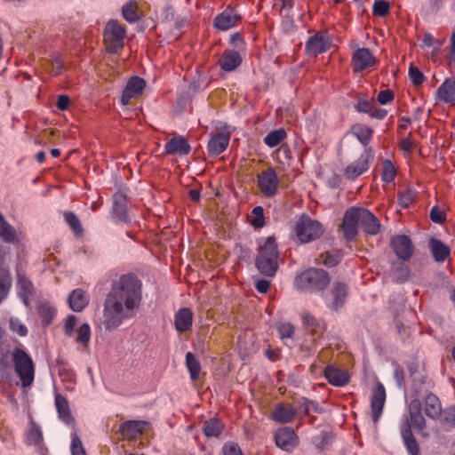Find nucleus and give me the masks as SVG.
Masks as SVG:
<instances>
[{
  "label": "nucleus",
  "mask_w": 455,
  "mask_h": 455,
  "mask_svg": "<svg viewBox=\"0 0 455 455\" xmlns=\"http://www.w3.org/2000/svg\"><path fill=\"white\" fill-rule=\"evenodd\" d=\"M142 299V283L133 274H126L114 282L107 294L100 324L106 331L118 328L137 314Z\"/></svg>",
  "instance_id": "1"
},
{
  "label": "nucleus",
  "mask_w": 455,
  "mask_h": 455,
  "mask_svg": "<svg viewBox=\"0 0 455 455\" xmlns=\"http://www.w3.org/2000/svg\"><path fill=\"white\" fill-rule=\"evenodd\" d=\"M422 403L419 398L412 399L408 405V414L404 415L400 424V434L410 455H420L419 445L415 439L411 428H414L422 436L425 433L427 421L421 413Z\"/></svg>",
  "instance_id": "2"
},
{
  "label": "nucleus",
  "mask_w": 455,
  "mask_h": 455,
  "mask_svg": "<svg viewBox=\"0 0 455 455\" xmlns=\"http://www.w3.org/2000/svg\"><path fill=\"white\" fill-rule=\"evenodd\" d=\"M278 247L275 238L268 236L263 244L259 245L255 259V266L265 277L272 278L278 270Z\"/></svg>",
  "instance_id": "3"
},
{
  "label": "nucleus",
  "mask_w": 455,
  "mask_h": 455,
  "mask_svg": "<svg viewBox=\"0 0 455 455\" xmlns=\"http://www.w3.org/2000/svg\"><path fill=\"white\" fill-rule=\"evenodd\" d=\"M11 363L22 387H29L34 383L36 365L22 345L16 347L11 352Z\"/></svg>",
  "instance_id": "4"
},
{
  "label": "nucleus",
  "mask_w": 455,
  "mask_h": 455,
  "mask_svg": "<svg viewBox=\"0 0 455 455\" xmlns=\"http://www.w3.org/2000/svg\"><path fill=\"white\" fill-rule=\"evenodd\" d=\"M330 282V275L325 270L309 267L296 275L294 285L301 291L316 292L323 291Z\"/></svg>",
  "instance_id": "5"
},
{
  "label": "nucleus",
  "mask_w": 455,
  "mask_h": 455,
  "mask_svg": "<svg viewBox=\"0 0 455 455\" xmlns=\"http://www.w3.org/2000/svg\"><path fill=\"white\" fill-rule=\"evenodd\" d=\"M324 232L323 226L307 214H302L294 226V233L300 243H307L320 238Z\"/></svg>",
  "instance_id": "6"
},
{
  "label": "nucleus",
  "mask_w": 455,
  "mask_h": 455,
  "mask_svg": "<svg viewBox=\"0 0 455 455\" xmlns=\"http://www.w3.org/2000/svg\"><path fill=\"white\" fill-rule=\"evenodd\" d=\"M125 27L116 20H110L105 27L103 42L108 53H117L124 46Z\"/></svg>",
  "instance_id": "7"
},
{
  "label": "nucleus",
  "mask_w": 455,
  "mask_h": 455,
  "mask_svg": "<svg viewBox=\"0 0 455 455\" xmlns=\"http://www.w3.org/2000/svg\"><path fill=\"white\" fill-rule=\"evenodd\" d=\"M258 187L265 197H274L278 191L279 179L275 170L268 167L257 176Z\"/></svg>",
  "instance_id": "8"
},
{
  "label": "nucleus",
  "mask_w": 455,
  "mask_h": 455,
  "mask_svg": "<svg viewBox=\"0 0 455 455\" xmlns=\"http://www.w3.org/2000/svg\"><path fill=\"white\" fill-rule=\"evenodd\" d=\"M358 225H360L358 207L348 208L344 213L342 223L339 225V229L347 241H352L356 237Z\"/></svg>",
  "instance_id": "9"
},
{
  "label": "nucleus",
  "mask_w": 455,
  "mask_h": 455,
  "mask_svg": "<svg viewBox=\"0 0 455 455\" xmlns=\"http://www.w3.org/2000/svg\"><path fill=\"white\" fill-rule=\"evenodd\" d=\"M390 246L397 259L403 261H408L414 252V245L406 235H394L390 240Z\"/></svg>",
  "instance_id": "10"
},
{
  "label": "nucleus",
  "mask_w": 455,
  "mask_h": 455,
  "mask_svg": "<svg viewBox=\"0 0 455 455\" xmlns=\"http://www.w3.org/2000/svg\"><path fill=\"white\" fill-rule=\"evenodd\" d=\"M348 295L349 288L346 283L341 281L333 282L329 291L330 303L328 307L333 311H338L346 304Z\"/></svg>",
  "instance_id": "11"
},
{
  "label": "nucleus",
  "mask_w": 455,
  "mask_h": 455,
  "mask_svg": "<svg viewBox=\"0 0 455 455\" xmlns=\"http://www.w3.org/2000/svg\"><path fill=\"white\" fill-rule=\"evenodd\" d=\"M241 20V14L233 7L228 6L222 12L215 16L213 27L220 31H227L237 26Z\"/></svg>",
  "instance_id": "12"
},
{
  "label": "nucleus",
  "mask_w": 455,
  "mask_h": 455,
  "mask_svg": "<svg viewBox=\"0 0 455 455\" xmlns=\"http://www.w3.org/2000/svg\"><path fill=\"white\" fill-rule=\"evenodd\" d=\"M372 157L371 148H366L357 160L347 166L344 172L346 178L353 180L365 172Z\"/></svg>",
  "instance_id": "13"
},
{
  "label": "nucleus",
  "mask_w": 455,
  "mask_h": 455,
  "mask_svg": "<svg viewBox=\"0 0 455 455\" xmlns=\"http://www.w3.org/2000/svg\"><path fill=\"white\" fill-rule=\"evenodd\" d=\"M386 403V389L382 383L378 382L371 391V419L375 425L378 424Z\"/></svg>",
  "instance_id": "14"
},
{
  "label": "nucleus",
  "mask_w": 455,
  "mask_h": 455,
  "mask_svg": "<svg viewBox=\"0 0 455 455\" xmlns=\"http://www.w3.org/2000/svg\"><path fill=\"white\" fill-rule=\"evenodd\" d=\"M377 63L376 58L368 48H358L352 55L353 71L355 73L373 68Z\"/></svg>",
  "instance_id": "15"
},
{
  "label": "nucleus",
  "mask_w": 455,
  "mask_h": 455,
  "mask_svg": "<svg viewBox=\"0 0 455 455\" xmlns=\"http://www.w3.org/2000/svg\"><path fill=\"white\" fill-rule=\"evenodd\" d=\"M275 444L282 450L290 452L293 451L299 443V438L293 428L289 427H280L275 433Z\"/></svg>",
  "instance_id": "16"
},
{
  "label": "nucleus",
  "mask_w": 455,
  "mask_h": 455,
  "mask_svg": "<svg viewBox=\"0 0 455 455\" xmlns=\"http://www.w3.org/2000/svg\"><path fill=\"white\" fill-rule=\"evenodd\" d=\"M128 200L125 194L116 191L112 197V217L118 222L129 223L131 219L128 214Z\"/></svg>",
  "instance_id": "17"
},
{
  "label": "nucleus",
  "mask_w": 455,
  "mask_h": 455,
  "mask_svg": "<svg viewBox=\"0 0 455 455\" xmlns=\"http://www.w3.org/2000/svg\"><path fill=\"white\" fill-rule=\"evenodd\" d=\"M148 424L145 420H127L119 426V433L124 439H137L142 435L145 427Z\"/></svg>",
  "instance_id": "18"
},
{
  "label": "nucleus",
  "mask_w": 455,
  "mask_h": 455,
  "mask_svg": "<svg viewBox=\"0 0 455 455\" xmlns=\"http://www.w3.org/2000/svg\"><path fill=\"white\" fill-rule=\"evenodd\" d=\"M146 86L144 79L139 76H132L127 82L125 88L121 96V103L124 106L128 105L132 99L140 96Z\"/></svg>",
  "instance_id": "19"
},
{
  "label": "nucleus",
  "mask_w": 455,
  "mask_h": 455,
  "mask_svg": "<svg viewBox=\"0 0 455 455\" xmlns=\"http://www.w3.org/2000/svg\"><path fill=\"white\" fill-rule=\"evenodd\" d=\"M358 214L360 219V226L363 232L368 235H377L380 230V222L377 217L369 210L358 207Z\"/></svg>",
  "instance_id": "20"
},
{
  "label": "nucleus",
  "mask_w": 455,
  "mask_h": 455,
  "mask_svg": "<svg viewBox=\"0 0 455 455\" xmlns=\"http://www.w3.org/2000/svg\"><path fill=\"white\" fill-rule=\"evenodd\" d=\"M191 147L188 140L181 135H175L164 145L166 155L187 156L190 153Z\"/></svg>",
  "instance_id": "21"
},
{
  "label": "nucleus",
  "mask_w": 455,
  "mask_h": 455,
  "mask_svg": "<svg viewBox=\"0 0 455 455\" xmlns=\"http://www.w3.org/2000/svg\"><path fill=\"white\" fill-rule=\"evenodd\" d=\"M243 57L235 50L226 49L220 56L218 64L226 72H232L241 66Z\"/></svg>",
  "instance_id": "22"
},
{
  "label": "nucleus",
  "mask_w": 455,
  "mask_h": 455,
  "mask_svg": "<svg viewBox=\"0 0 455 455\" xmlns=\"http://www.w3.org/2000/svg\"><path fill=\"white\" fill-rule=\"evenodd\" d=\"M330 46L329 38L324 34L318 32L308 38L306 43V51L310 54L318 55L328 51Z\"/></svg>",
  "instance_id": "23"
},
{
  "label": "nucleus",
  "mask_w": 455,
  "mask_h": 455,
  "mask_svg": "<svg viewBox=\"0 0 455 455\" xmlns=\"http://www.w3.org/2000/svg\"><path fill=\"white\" fill-rule=\"evenodd\" d=\"M323 375L328 382L335 387H344L350 380L349 374L347 371L337 368L331 364L325 367Z\"/></svg>",
  "instance_id": "24"
},
{
  "label": "nucleus",
  "mask_w": 455,
  "mask_h": 455,
  "mask_svg": "<svg viewBox=\"0 0 455 455\" xmlns=\"http://www.w3.org/2000/svg\"><path fill=\"white\" fill-rule=\"evenodd\" d=\"M297 411L291 403H277L272 411V419L279 423H290L296 417Z\"/></svg>",
  "instance_id": "25"
},
{
  "label": "nucleus",
  "mask_w": 455,
  "mask_h": 455,
  "mask_svg": "<svg viewBox=\"0 0 455 455\" xmlns=\"http://www.w3.org/2000/svg\"><path fill=\"white\" fill-rule=\"evenodd\" d=\"M230 136L228 133L219 132L212 136L207 144L210 156H217L224 152L229 145Z\"/></svg>",
  "instance_id": "26"
},
{
  "label": "nucleus",
  "mask_w": 455,
  "mask_h": 455,
  "mask_svg": "<svg viewBox=\"0 0 455 455\" xmlns=\"http://www.w3.org/2000/svg\"><path fill=\"white\" fill-rule=\"evenodd\" d=\"M423 410L425 414L432 419H436L440 417L442 411V403L440 399L431 392H428L423 398Z\"/></svg>",
  "instance_id": "27"
},
{
  "label": "nucleus",
  "mask_w": 455,
  "mask_h": 455,
  "mask_svg": "<svg viewBox=\"0 0 455 455\" xmlns=\"http://www.w3.org/2000/svg\"><path fill=\"white\" fill-rule=\"evenodd\" d=\"M300 317L303 325L311 332V334L320 336L325 331V322L323 320L317 319L310 312L306 310L301 312Z\"/></svg>",
  "instance_id": "28"
},
{
  "label": "nucleus",
  "mask_w": 455,
  "mask_h": 455,
  "mask_svg": "<svg viewBox=\"0 0 455 455\" xmlns=\"http://www.w3.org/2000/svg\"><path fill=\"white\" fill-rule=\"evenodd\" d=\"M193 323V312L188 307L179 309L174 315V326L178 332L189 331Z\"/></svg>",
  "instance_id": "29"
},
{
  "label": "nucleus",
  "mask_w": 455,
  "mask_h": 455,
  "mask_svg": "<svg viewBox=\"0 0 455 455\" xmlns=\"http://www.w3.org/2000/svg\"><path fill=\"white\" fill-rule=\"evenodd\" d=\"M405 262L399 259L391 263L389 276L393 282L403 283L409 279L410 269Z\"/></svg>",
  "instance_id": "30"
},
{
  "label": "nucleus",
  "mask_w": 455,
  "mask_h": 455,
  "mask_svg": "<svg viewBox=\"0 0 455 455\" xmlns=\"http://www.w3.org/2000/svg\"><path fill=\"white\" fill-rule=\"evenodd\" d=\"M436 99L444 103L455 102V78H447L438 87Z\"/></svg>",
  "instance_id": "31"
},
{
  "label": "nucleus",
  "mask_w": 455,
  "mask_h": 455,
  "mask_svg": "<svg viewBox=\"0 0 455 455\" xmlns=\"http://www.w3.org/2000/svg\"><path fill=\"white\" fill-rule=\"evenodd\" d=\"M350 133L355 136L364 147L370 148L369 144L372 140L374 131L363 124H355L350 128Z\"/></svg>",
  "instance_id": "32"
},
{
  "label": "nucleus",
  "mask_w": 455,
  "mask_h": 455,
  "mask_svg": "<svg viewBox=\"0 0 455 455\" xmlns=\"http://www.w3.org/2000/svg\"><path fill=\"white\" fill-rule=\"evenodd\" d=\"M89 303V297L82 289H75L68 297V304L73 311H82Z\"/></svg>",
  "instance_id": "33"
},
{
  "label": "nucleus",
  "mask_w": 455,
  "mask_h": 455,
  "mask_svg": "<svg viewBox=\"0 0 455 455\" xmlns=\"http://www.w3.org/2000/svg\"><path fill=\"white\" fill-rule=\"evenodd\" d=\"M17 288L19 296L21 298L23 302L28 305L30 297L34 293V286L32 282L26 277L24 275L18 273L17 275Z\"/></svg>",
  "instance_id": "34"
},
{
  "label": "nucleus",
  "mask_w": 455,
  "mask_h": 455,
  "mask_svg": "<svg viewBox=\"0 0 455 455\" xmlns=\"http://www.w3.org/2000/svg\"><path fill=\"white\" fill-rule=\"evenodd\" d=\"M429 247L433 258L437 262H443L451 254L450 247L439 239L431 238L429 241Z\"/></svg>",
  "instance_id": "35"
},
{
  "label": "nucleus",
  "mask_w": 455,
  "mask_h": 455,
  "mask_svg": "<svg viewBox=\"0 0 455 455\" xmlns=\"http://www.w3.org/2000/svg\"><path fill=\"white\" fill-rule=\"evenodd\" d=\"M55 405L57 408V411L60 419L67 424H69L74 421V418L72 417L68 402L60 394L55 395Z\"/></svg>",
  "instance_id": "36"
},
{
  "label": "nucleus",
  "mask_w": 455,
  "mask_h": 455,
  "mask_svg": "<svg viewBox=\"0 0 455 455\" xmlns=\"http://www.w3.org/2000/svg\"><path fill=\"white\" fill-rule=\"evenodd\" d=\"M224 427L225 425L220 419L212 418L204 421L203 431L207 437L218 438L222 434Z\"/></svg>",
  "instance_id": "37"
},
{
  "label": "nucleus",
  "mask_w": 455,
  "mask_h": 455,
  "mask_svg": "<svg viewBox=\"0 0 455 455\" xmlns=\"http://www.w3.org/2000/svg\"><path fill=\"white\" fill-rule=\"evenodd\" d=\"M0 237L6 243H13L17 241L15 228L11 226L0 212Z\"/></svg>",
  "instance_id": "38"
},
{
  "label": "nucleus",
  "mask_w": 455,
  "mask_h": 455,
  "mask_svg": "<svg viewBox=\"0 0 455 455\" xmlns=\"http://www.w3.org/2000/svg\"><path fill=\"white\" fill-rule=\"evenodd\" d=\"M287 137L286 131L283 128L276 129L268 132L264 138V143L269 148H275L280 145Z\"/></svg>",
  "instance_id": "39"
},
{
  "label": "nucleus",
  "mask_w": 455,
  "mask_h": 455,
  "mask_svg": "<svg viewBox=\"0 0 455 455\" xmlns=\"http://www.w3.org/2000/svg\"><path fill=\"white\" fill-rule=\"evenodd\" d=\"M186 365L192 380H197L201 372V363L191 352L186 354Z\"/></svg>",
  "instance_id": "40"
},
{
  "label": "nucleus",
  "mask_w": 455,
  "mask_h": 455,
  "mask_svg": "<svg viewBox=\"0 0 455 455\" xmlns=\"http://www.w3.org/2000/svg\"><path fill=\"white\" fill-rule=\"evenodd\" d=\"M66 223L69 226L72 232L76 236H81L84 233V228L80 220L73 212H65L63 213Z\"/></svg>",
  "instance_id": "41"
},
{
  "label": "nucleus",
  "mask_w": 455,
  "mask_h": 455,
  "mask_svg": "<svg viewBox=\"0 0 455 455\" xmlns=\"http://www.w3.org/2000/svg\"><path fill=\"white\" fill-rule=\"evenodd\" d=\"M122 14L124 19L129 23H134L140 20L138 5L135 2H129L124 4L122 8Z\"/></svg>",
  "instance_id": "42"
},
{
  "label": "nucleus",
  "mask_w": 455,
  "mask_h": 455,
  "mask_svg": "<svg viewBox=\"0 0 455 455\" xmlns=\"http://www.w3.org/2000/svg\"><path fill=\"white\" fill-rule=\"evenodd\" d=\"M37 313L44 325H49L55 315V310L48 303H41L37 307Z\"/></svg>",
  "instance_id": "43"
},
{
  "label": "nucleus",
  "mask_w": 455,
  "mask_h": 455,
  "mask_svg": "<svg viewBox=\"0 0 455 455\" xmlns=\"http://www.w3.org/2000/svg\"><path fill=\"white\" fill-rule=\"evenodd\" d=\"M413 387L415 395L418 397L424 388L427 392L433 388L434 382L427 376L421 375L419 379H413Z\"/></svg>",
  "instance_id": "44"
},
{
  "label": "nucleus",
  "mask_w": 455,
  "mask_h": 455,
  "mask_svg": "<svg viewBox=\"0 0 455 455\" xmlns=\"http://www.w3.org/2000/svg\"><path fill=\"white\" fill-rule=\"evenodd\" d=\"M340 259L341 258L339 253L326 251L319 255L318 261L327 267H333L340 262Z\"/></svg>",
  "instance_id": "45"
},
{
  "label": "nucleus",
  "mask_w": 455,
  "mask_h": 455,
  "mask_svg": "<svg viewBox=\"0 0 455 455\" xmlns=\"http://www.w3.org/2000/svg\"><path fill=\"white\" fill-rule=\"evenodd\" d=\"M396 176V170L390 160H385L382 163L381 179L386 183L392 182Z\"/></svg>",
  "instance_id": "46"
},
{
  "label": "nucleus",
  "mask_w": 455,
  "mask_h": 455,
  "mask_svg": "<svg viewBox=\"0 0 455 455\" xmlns=\"http://www.w3.org/2000/svg\"><path fill=\"white\" fill-rule=\"evenodd\" d=\"M390 13V4L386 0H376L372 6V14L376 17L384 18Z\"/></svg>",
  "instance_id": "47"
},
{
  "label": "nucleus",
  "mask_w": 455,
  "mask_h": 455,
  "mask_svg": "<svg viewBox=\"0 0 455 455\" xmlns=\"http://www.w3.org/2000/svg\"><path fill=\"white\" fill-rule=\"evenodd\" d=\"M440 417L443 424L455 427V404L442 410Z\"/></svg>",
  "instance_id": "48"
},
{
  "label": "nucleus",
  "mask_w": 455,
  "mask_h": 455,
  "mask_svg": "<svg viewBox=\"0 0 455 455\" xmlns=\"http://www.w3.org/2000/svg\"><path fill=\"white\" fill-rule=\"evenodd\" d=\"M253 217L251 220V224L254 228H261L265 226V216H264V209L262 206H256L252 209L251 212Z\"/></svg>",
  "instance_id": "49"
},
{
  "label": "nucleus",
  "mask_w": 455,
  "mask_h": 455,
  "mask_svg": "<svg viewBox=\"0 0 455 455\" xmlns=\"http://www.w3.org/2000/svg\"><path fill=\"white\" fill-rule=\"evenodd\" d=\"M398 204L403 208H408L415 199V192L411 189H405L398 192Z\"/></svg>",
  "instance_id": "50"
},
{
  "label": "nucleus",
  "mask_w": 455,
  "mask_h": 455,
  "mask_svg": "<svg viewBox=\"0 0 455 455\" xmlns=\"http://www.w3.org/2000/svg\"><path fill=\"white\" fill-rule=\"evenodd\" d=\"M27 440L30 444H39L43 442V435L40 427L33 423L27 434Z\"/></svg>",
  "instance_id": "51"
},
{
  "label": "nucleus",
  "mask_w": 455,
  "mask_h": 455,
  "mask_svg": "<svg viewBox=\"0 0 455 455\" xmlns=\"http://www.w3.org/2000/svg\"><path fill=\"white\" fill-rule=\"evenodd\" d=\"M91 339V328L88 323H83L77 331L76 342L83 345H87Z\"/></svg>",
  "instance_id": "52"
},
{
  "label": "nucleus",
  "mask_w": 455,
  "mask_h": 455,
  "mask_svg": "<svg viewBox=\"0 0 455 455\" xmlns=\"http://www.w3.org/2000/svg\"><path fill=\"white\" fill-rule=\"evenodd\" d=\"M277 332L282 339L291 338L295 332V326L291 323H281L276 327Z\"/></svg>",
  "instance_id": "53"
},
{
  "label": "nucleus",
  "mask_w": 455,
  "mask_h": 455,
  "mask_svg": "<svg viewBox=\"0 0 455 455\" xmlns=\"http://www.w3.org/2000/svg\"><path fill=\"white\" fill-rule=\"evenodd\" d=\"M9 326L11 331L16 332L20 337H24L28 334L27 327L18 318H11Z\"/></svg>",
  "instance_id": "54"
},
{
  "label": "nucleus",
  "mask_w": 455,
  "mask_h": 455,
  "mask_svg": "<svg viewBox=\"0 0 455 455\" xmlns=\"http://www.w3.org/2000/svg\"><path fill=\"white\" fill-rule=\"evenodd\" d=\"M70 449L72 455H86L82 441L76 434H72Z\"/></svg>",
  "instance_id": "55"
},
{
  "label": "nucleus",
  "mask_w": 455,
  "mask_h": 455,
  "mask_svg": "<svg viewBox=\"0 0 455 455\" xmlns=\"http://www.w3.org/2000/svg\"><path fill=\"white\" fill-rule=\"evenodd\" d=\"M374 101L366 100V99H359L357 103L355 105V109L359 113L368 114L372 110V107L374 105Z\"/></svg>",
  "instance_id": "56"
},
{
  "label": "nucleus",
  "mask_w": 455,
  "mask_h": 455,
  "mask_svg": "<svg viewBox=\"0 0 455 455\" xmlns=\"http://www.w3.org/2000/svg\"><path fill=\"white\" fill-rule=\"evenodd\" d=\"M409 76L414 85L422 84L425 79L423 73L417 67L413 66L409 69Z\"/></svg>",
  "instance_id": "57"
},
{
  "label": "nucleus",
  "mask_w": 455,
  "mask_h": 455,
  "mask_svg": "<svg viewBox=\"0 0 455 455\" xmlns=\"http://www.w3.org/2000/svg\"><path fill=\"white\" fill-rule=\"evenodd\" d=\"M222 455H243L239 445L235 443L229 442L222 447Z\"/></svg>",
  "instance_id": "58"
},
{
  "label": "nucleus",
  "mask_w": 455,
  "mask_h": 455,
  "mask_svg": "<svg viewBox=\"0 0 455 455\" xmlns=\"http://www.w3.org/2000/svg\"><path fill=\"white\" fill-rule=\"evenodd\" d=\"M429 217L433 222L438 224H441L445 220V213L438 206L432 207Z\"/></svg>",
  "instance_id": "59"
},
{
  "label": "nucleus",
  "mask_w": 455,
  "mask_h": 455,
  "mask_svg": "<svg viewBox=\"0 0 455 455\" xmlns=\"http://www.w3.org/2000/svg\"><path fill=\"white\" fill-rule=\"evenodd\" d=\"M394 97H395L394 92L391 90L387 89V90L380 91L379 92V94L377 96V100L379 104L386 105V104L393 101Z\"/></svg>",
  "instance_id": "60"
},
{
  "label": "nucleus",
  "mask_w": 455,
  "mask_h": 455,
  "mask_svg": "<svg viewBox=\"0 0 455 455\" xmlns=\"http://www.w3.org/2000/svg\"><path fill=\"white\" fill-rule=\"evenodd\" d=\"M77 318L74 315H70L67 317L65 323H64V333L70 337L73 332L74 329L76 325Z\"/></svg>",
  "instance_id": "61"
},
{
  "label": "nucleus",
  "mask_w": 455,
  "mask_h": 455,
  "mask_svg": "<svg viewBox=\"0 0 455 455\" xmlns=\"http://www.w3.org/2000/svg\"><path fill=\"white\" fill-rule=\"evenodd\" d=\"M394 378L399 387H404L405 386V374L403 369L396 365L394 370Z\"/></svg>",
  "instance_id": "62"
},
{
  "label": "nucleus",
  "mask_w": 455,
  "mask_h": 455,
  "mask_svg": "<svg viewBox=\"0 0 455 455\" xmlns=\"http://www.w3.org/2000/svg\"><path fill=\"white\" fill-rule=\"evenodd\" d=\"M387 115V111L384 108H380L376 107L374 104L372 107V110L369 113V116L371 118H375L378 120H383Z\"/></svg>",
  "instance_id": "63"
},
{
  "label": "nucleus",
  "mask_w": 455,
  "mask_h": 455,
  "mask_svg": "<svg viewBox=\"0 0 455 455\" xmlns=\"http://www.w3.org/2000/svg\"><path fill=\"white\" fill-rule=\"evenodd\" d=\"M271 282L267 279H260L255 283V289L262 294H265L269 290Z\"/></svg>",
  "instance_id": "64"
}]
</instances>
